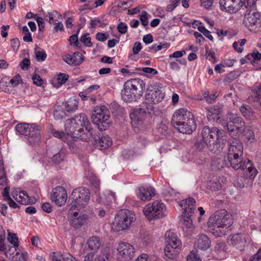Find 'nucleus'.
<instances>
[{"label":"nucleus","mask_w":261,"mask_h":261,"mask_svg":"<svg viewBox=\"0 0 261 261\" xmlns=\"http://www.w3.org/2000/svg\"><path fill=\"white\" fill-rule=\"evenodd\" d=\"M208 121L215 122L226 127L232 138H239L244 131L245 122L242 118L237 115H208Z\"/></svg>","instance_id":"obj_1"},{"label":"nucleus","mask_w":261,"mask_h":261,"mask_svg":"<svg viewBox=\"0 0 261 261\" xmlns=\"http://www.w3.org/2000/svg\"><path fill=\"white\" fill-rule=\"evenodd\" d=\"M145 87V83L140 79L127 80L121 91L122 98L126 102L136 101L142 96Z\"/></svg>","instance_id":"obj_2"},{"label":"nucleus","mask_w":261,"mask_h":261,"mask_svg":"<svg viewBox=\"0 0 261 261\" xmlns=\"http://www.w3.org/2000/svg\"><path fill=\"white\" fill-rule=\"evenodd\" d=\"M172 126L179 133L191 134L196 128V123L193 115H172Z\"/></svg>","instance_id":"obj_3"},{"label":"nucleus","mask_w":261,"mask_h":261,"mask_svg":"<svg viewBox=\"0 0 261 261\" xmlns=\"http://www.w3.org/2000/svg\"><path fill=\"white\" fill-rule=\"evenodd\" d=\"M15 128L19 134L27 137L29 145H33L40 141V129L38 125L34 123H22L16 125Z\"/></svg>","instance_id":"obj_4"},{"label":"nucleus","mask_w":261,"mask_h":261,"mask_svg":"<svg viewBox=\"0 0 261 261\" xmlns=\"http://www.w3.org/2000/svg\"><path fill=\"white\" fill-rule=\"evenodd\" d=\"M135 220V215L128 210H121L115 216L112 229L116 232L124 230L129 227Z\"/></svg>","instance_id":"obj_5"},{"label":"nucleus","mask_w":261,"mask_h":261,"mask_svg":"<svg viewBox=\"0 0 261 261\" xmlns=\"http://www.w3.org/2000/svg\"><path fill=\"white\" fill-rule=\"evenodd\" d=\"M166 247L164 249L165 255L169 258H173L177 255L181 246V242L177 234L173 230L166 232L165 236Z\"/></svg>","instance_id":"obj_6"},{"label":"nucleus","mask_w":261,"mask_h":261,"mask_svg":"<svg viewBox=\"0 0 261 261\" xmlns=\"http://www.w3.org/2000/svg\"><path fill=\"white\" fill-rule=\"evenodd\" d=\"M143 212L149 220L161 218L167 215L166 205L160 200H155L146 204Z\"/></svg>","instance_id":"obj_7"},{"label":"nucleus","mask_w":261,"mask_h":261,"mask_svg":"<svg viewBox=\"0 0 261 261\" xmlns=\"http://www.w3.org/2000/svg\"><path fill=\"white\" fill-rule=\"evenodd\" d=\"M223 132V130H219L216 127L211 128L207 126L203 127L201 133L202 141L209 150L216 152L218 150L219 145L216 142L215 138L217 136L218 139Z\"/></svg>","instance_id":"obj_8"},{"label":"nucleus","mask_w":261,"mask_h":261,"mask_svg":"<svg viewBox=\"0 0 261 261\" xmlns=\"http://www.w3.org/2000/svg\"><path fill=\"white\" fill-rule=\"evenodd\" d=\"M79 122H80V126L85 127V129L83 128H80L76 130V133L73 135V138H75L85 142L90 141L91 138L93 139L94 134L96 132L91 127L88 119L86 115H79Z\"/></svg>","instance_id":"obj_9"},{"label":"nucleus","mask_w":261,"mask_h":261,"mask_svg":"<svg viewBox=\"0 0 261 261\" xmlns=\"http://www.w3.org/2000/svg\"><path fill=\"white\" fill-rule=\"evenodd\" d=\"M71 207L81 209L85 206L90 200V192L86 188L79 187L74 189L71 195Z\"/></svg>","instance_id":"obj_10"},{"label":"nucleus","mask_w":261,"mask_h":261,"mask_svg":"<svg viewBox=\"0 0 261 261\" xmlns=\"http://www.w3.org/2000/svg\"><path fill=\"white\" fill-rule=\"evenodd\" d=\"M260 13L255 10H247L244 17L243 23L250 31L256 33L260 27Z\"/></svg>","instance_id":"obj_11"},{"label":"nucleus","mask_w":261,"mask_h":261,"mask_svg":"<svg viewBox=\"0 0 261 261\" xmlns=\"http://www.w3.org/2000/svg\"><path fill=\"white\" fill-rule=\"evenodd\" d=\"M227 159L231 166L235 170H244L247 169L249 173V176L254 177L257 174V170L252 167V163L250 160L243 161L242 156H236V155L227 156Z\"/></svg>","instance_id":"obj_12"},{"label":"nucleus","mask_w":261,"mask_h":261,"mask_svg":"<svg viewBox=\"0 0 261 261\" xmlns=\"http://www.w3.org/2000/svg\"><path fill=\"white\" fill-rule=\"evenodd\" d=\"M164 97V93L161 90V87L156 84L153 83L148 86L146 91L145 98L150 103H159Z\"/></svg>","instance_id":"obj_13"},{"label":"nucleus","mask_w":261,"mask_h":261,"mask_svg":"<svg viewBox=\"0 0 261 261\" xmlns=\"http://www.w3.org/2000/svg\"><path fill=\"white\" fill-rule=\"evenodd\" d=\"M67 199V192L65 188L58 186L54 188L51 195V199L58 206L64 205Z\"/></svg>","instance_id":"obj_14"},{"label":"nucleus","mask_w":261,"mask_h":261,"mask_svg":"<svg viewBox=\"0 0 261 261\" xmlns=\"http://www.w3.org/2000/svg\"><path fill=\"white\" fill-rule=\"evenodd\" d=\"M117 251L124 261L132 259L135 253L133 246L126 242L120 243L117 246Z\"/></svg>","instance_id":"obj_15"},{"label":"nucleus","mask_w":261,"mask_h":261,"mask_svg":"<svg viewBox=\"0 0 261 261\" xmlns=\"http://www.w3.org/2000/svg\"><path fill=\"white\" fill-rule=\"evenodd\" d=\"M232 138L233 139L228 140L229 148L227 156H242L243 153V145L237 139L238 138Z\"/></svg>","instance_id":"obj_16"},{"label":"nucleus","mask_w":261,"mask_h":261,"mask_svg":"<svg viewBox=\"0 0 261 261\" xmlns=\"http://www.w3.org/2000/svg\"><path fill=\"white\" fill-rule=\"evenodd\" d=\"M195 203L196 201L194 199L191 197L184 199L178 202L180 207H184V215L185 218L190 220V218L196 208Z\"/></svg>","instance_id":"obj_17"},{"label":"nucleus","mask_w":261,"mask_h":261,"mask_svg":"<svg viewBox=\"0 0 261 261\" xmlns=\"http://www.w3.org/2000/svg\"><path fill=\"white\" fill-rule=\"evenodd\" d=\"M137 197L141 200L145 201L151 199L155 195V189L151 187H139L136 191Z\"/></svg>","instance_id":"obj_18"},{"label":"nucleus","mask_w":261,"mask_h":261,"mask_svg":"<svg viewBox=\"0 0 261 261\" xmlns=\"http://www.w3.org/2000/svg\"><path fill=\"white\" fill-rule=\"evenodd\" d=\"M91 120L100 130H106L112 123L110 115H91Z\"/></svg>","instance_id":"obj_19"},{"label":"nucleus","mask_w":261,"mask_h":261,"mask_svg":"<svg viewBox=\"0 0 261 261\" xmlns=\"http://www.w3.org/2000/svg\"><path fill=\"white\" fill-rule=\"evenodd\" d=\"M220 9L230 13L238 12L240 8V0H220Z\"/></svg>","instance_id":"obj_20"},{"label":"nucleus","mask_w":261,"mask_h":261,"mask_svg":"<svg viewBox=\"0 0 261 261\" xmlns=\"http://www.w3.org/2000/svg\"><path fill=\"white\" fill-rule=\"evenodd\" d=\"M79 115L75 116V118L68 119L65 123V131L67 135L71 136L73 137V135L76 133L75 131L77 128L80 126V122H79Z\"/></svg>","instance_id":"obj_21"},{"label":"nucleus","mask_w":261,"mask_h":261,"mask_svg":"<svg viewBox=\"0 0 261 261\" xmlns=\"http://www.w3.org/2000/svg\"><path fill=\"white\" fill-rule=\"evenodd\" d=\"M93 139L96 146L100 149H105L111 146L112 144V141L110 137L108 136H101L98 133V135L94 134Z\"/></svg>","instance_id":"obj_22"},{"label":"nucleus","mask_w":261,"mask_h":261,"mask_svg":"<svg viewBox=\"0 0 261 261\" xmlns=\"http://www.w3.org/2000/svg\"><path fill=\"white\" fill-rule=\"evenodd\" d=\"M63 60L70 65L78 66L83 62L84 57L82 53L76 51L72 56L69 54L66 55Z\"/></svg>","instance_id":"obj_23"},{"label":"nucleus","mask_w":261,"mask_h":261,"mask_svg":"<svg viewBox=\"0 0 261 261\" xmlns=\"http://www.w3.org/2000/svg\"><path fill=\"white\" fill-rule=\"evenodd\" d=\"M208 227L210 231L215 234L214 230L217 228H223L222 222H221V217L219 213L214 216H212L208 219L207 222Z\"/></svg>","instance_id":"obj_24"},{"label":"nucleus","mask_w":261,"mask_h":261,"mask_svg":"<svg viewBox=\"0 0 261 261\" xmlns=\"http://www.w3.org/2000/svg\"><path fill=\"white\" fill-rule=\"evenodd\" d=\"M153 113L152 103L147 102L142 103L138 108L134 109L132 114H151Z\"/></svg>","instance_id":"obj_25"},{"label":"nucleus","mask_w":261,"mask_h":261,"mask_svg":"<svg viewBox=\"0 0 261 261\" xmlns=\"http://www.w3.org/2000/svg\"><path fill=\"white\" fill-rule=\"evenodd\" d=\"M211 245V241L204 234L200 235L195 243V247L201 250H206Z\"/></svg>","instance_id":"obj_26"},{"label":"nucleus","mask_w":261,"mask_h":261,"mask_svg":"<svg viewBox=\"0 0 261 261\" xmlns=\"http://www.w3.org/2000/svg\"><path fill=\"white\" fill-rule=\"evenodd\" d=\"M87 249L92 252L97 251L101 246L100 239L97 237H92L89 239L86 243Z\"/></svg>","instance_id":"obj_27"},{"label":"nucleus","mask_w":261,"mask_h":261,"mask_svg":"<svg viewBox=\"0 0 261 261\" xmlns=\"http://www.w3.org/2000/svg\"><path fill=\"white\" fill-rule=\"evenodd\" d=\"M110 256V249L105 248L101 250L100 252L94 258L91 259L90 256H86L84 261H106Z\"/></svg>","instance_id":"obj_28"},{"label":"nucleus","mask_w":261,"mask_h":261,"mask_svg":"<svg viewBox=\"0 0 261 261\" xmlns=\"http://www.w3.org/2000/svg\"><path fill=\"white\" fill-rule=\"evenodd\" d=\"M220 217H221V222L222 223L223 228L229 227L233 223L232 216L228 214L225 210H221L219 212Z\"/></svg>","instance_id":"obj_29"},{"label":"nucleus","mask_w":261,"mask_h":261,"mask_svg":"<svg viewBox=\"0 0 261 261\" xmlns=\"http://www.w3.org/2000/svg\"><path fill=\"white\" fill-rule=\"evenodd\" d=\"M17 198L16 201L22 204L27 205L35 202V198L30 197L24 191L19 192V196Z\"/></svg>","instance_id":"obj_30"},{"label":"nucleus","mask_w":261,"mask_h":261,"mask_svg":"<svg viewBox=\"0 0 261 261\" xmlns=\"http://www.w3.org/2000/svg\"><path fill=\"white\" fill-rule=\"evenodd\" d=\"M89 218V216L86 214L80 215L78 218H74L71 219V225L74 228H77L82 226Z\"/></svg>","instance_id":"obj_31"},{"label":"nucleus","mask_w":261,"mask_h":261,"mask_svg":"<svg viewBox=\"0 0 261 261\" xmlns=\"http://www.w3.org/2000/svg\"><path fill=\"white\" fill-rule=\"evenodd\" d=\"M245 238L243 234L237 233L233 235L230 239V242L232 245L238 247L242 246L245 242Z\"/></svg>","instance_id":"obj_32"},{"label":"nucleus","mask_w":261,"mask_h":261,"mask_svg":"<svg viewBox=\"0 0 261 261\" xmlns=\"http://www.w3.org/2000/svg\"><path fill=\"white\" fill-rule=\"evenodd\" d=\"M215 252L217 254L219 259H222L226 257L225 244L223 243H217L215 247Z\"/></svg>","instance_id":"obj_33"},{"label":"nucleus","mask_w":261,"mask_h":261,"mask_svg":"<svg viewBox=\"0 0 261 261\" xmlns=\"http://www.w3.org/2000/svg\"><path fill=\"white\" fill-rule=\"evenodd\" d=\"M78 101L74 98H70L65 104V109L67 112L73 113L77 109Z\"/></svg>","instance_id":"obj_34"},{"label":"nucleus","mask_w":261,"mask_h":261,"mask_svg":"<svg viewBox=\"0 0 261 261\" xmlns=\"http://www.w3.org/2000/svg\"><path fill=\"white\" fill-rule=\"evenodd\" d=\"M8 240L9 242L13 245L9 250L11 252L10 254L14 253V252L16 251V247H18V239L16 237V236L14 233H9L8 234Z\"/></svg>","instance_id":"obj_35"},{"label":"nucleus","mask_w":261,"mask_h":261,"mask_svg":"<svg viewBox=\"0 0 261 261\" xmlns=\"http://www.w3.org/2000/svg\"><path fill=\"white\" fill-rule=\"evenodd\" d=\"M115 4L118 8L126 9L131 7L133 5V0H116Z\"/></svg>","instance_id":"obj_36"},{"label":"nucleus","mask_w":261,"mask_h":261,"mask_svg":"<svg viewBox=\"0 0 261 261\" xmlns=\"http://www.w3.org/2000/svg\"><path fill=\"white\" fill-rule=\"evenodd\" d=\"M35 55L38 61H43L46 58L45 51L37 46L35 48Z\"/></svg>","instance_id":"obj_37"},{"label":"nucleus","mask_w":261,"mask_h":261,"mask_svg":"<svg viewBox=\"0 0 261 261\" xmlns=\"http://www.w3.org/2000/svg\"><path fill=\"white\" fill-rule=\"evenodd\" d=\"M48 14L49 17L48 22L50 23H56V21L58 20V19L61 18L62 17V15L56 10L48 12Z\"/></svg>","instance_id":"obj_38"},{"label":"nucleus","mask_w":261,"mask_h":261,"mask_svg":"<svg viewBox=\"0 0 261 261\" xmlns=\"http://www.w3.org/2000/svg\"><path fill=\"white\" fill-rule=\"evenodd\" d=\"M109 107L112 114H122L126 113L124 108L117 103H111Z\"/></svg>","instance_id":"obj_39"},{"label":"nucleus","mask_w":261,"mask_h":261,"mask_svg":"<svg viewBox=\"0 0 261 261\" xmlns=\"http://www.w3.org/2000/svg\"><path fill=\"white\" fill-rule=\"evenodd\" d=\"M257 0H240L241 7L244 6L247 10L252 9L256 4Z\"/></svg>","instance_id":"obj_40"},{"label":"nucleus","mask_w":261,"mask_h":261,"mask_svg":"<svg viewBox=\"0 0 261 261\" xmlns=\"http://www.w3.org/2000/svg\"><path fill=\"white\" fill-rule=\"evenodd\" d=\"M243 133L248 142H252L254 140V134L252 130L249 128L246 129L245 126H244V131H243Z\"/></svg>","instance_id":"obj_41"},{"label":"nucleus","mask_w":261,"mask_h":261,"mask_svg":"<svg viewBox=\"0 0 261 261\" xmlns=\"http://www.w3.org/2000/svg\"><path fill=\"white\" fill-rule=\"evenodd\" d=\"M65 153L64 151H60L53 157V161L56 164H60L64 159Z\"/></svg>","instance_id":"obj_42"},{"label":"nucleus","mask_w":261,"mask_h":261,"mask_svg":"<svg viewBox=\"0 0 261 261\" xmlns=\"http://www.w3.org/2000/svg\"><path fill=\"white\" fill-rule=\"evenodd\" d=\"M95 114H107L109 112L107 107L104 105L96 107L94 110Z\"/></svg>","instance_id":"obj_43"},{"label":"nucleus","mask_w":261,"mask_h":261,"mask_svg":"<svg viewBox=\"0 0 261 261\" xmlns=\"http://www.w3.org/2000/svg\"><path fill=\"white\" fill-rule=\"evenodd\" d=\"M6 184V177L3 167V164L0 161V185H5Z\"/></svg>","instance_id":"obj_44"},{"label":"nucleus","mask_w":261,"mask_h":261,"mask_svg":"<svg viewBox=\"0 0 261 261\" xmlns=\"http://www.w3.org/2000/svg\"><path fill=\"white\" fill-rule=\"evenodd\" d=\"M198 30L202 34L205 36L206 38L209 39L211 41L213 40V37L211 34V32L207 30L203 26H199L198 27Z\"/></svg>","instance_id":"obj_45"},{"label":"nucleus","mask_w":261,"mask_h":261,"mask_svg":"<svg viewBox=\"0 0 261 261\" xmlns=\"http://www.w3.org/2000/svg\"><path fill=\"white\" fill-rule=\"evenodd\" d=\"M89 34L88 33L84 34L81 37V41L84 43V44L88 47H91L92 46V43L91 41V38L90 37H87Z\"/></svg>","instance_id":"obj_46"},{"label":"nucleus","mask_w":261,"mask_h":261,"mask_svg":"<svg viewBox=\"0 0 261 261\" xmlns=\"http://www.w3.org/2000/svg\"><path fill=\"white\" fill-rule=\"evenodd\" d=\"M170 46L169 44L166 42L161 43L159 45L153 44L150 48V49H154L155 52L161 50L163 48H168Z\"/></svg>","instance_id":"obj_47"},{"label":"nucleus","mask_w":261,"mask_h":261,"mask_svg":"<svg viewBox=\"0 0 261 261\" xmlns=\"http://www.w3.org/2000/svg\"><path fill=\"white\" fill-rule=\"evenodd\" d=\"M97 24H99V27L100 28H104L107 24L101 22L98 18H95L91 20L90 28H95Z\"/></svg>","instance_id":"obj_48"},{"label":"nucleus","mask_w":261,"mask_h":261,"mask_svg":"<svg viewBox=\"0 0 261 261\" xmlns=\"http://www.w3.org/2000/svg\"><path fill=\"white\" fill-rule=\"evenodd\" d=\"M61 257L63 261H78L72 255L67 252L62 253Z\"/></svg>","instance_id":"obj_49"},{"label":"nucleus","mask_w":261,"mask_h":261,"mask_svg":"<svg viewBox=\"0 0 261 261\" xmlns=\"http://www.w3.org/2000/svg\"><path fill=\"white\" fill-rule=\"evenodd\" d=\"M69 76L68 74L65 73H60L58 75L57 81L58 83L60 85H62V84L66 83V82L68 80Z\"/></svg>","instance_id":"obj_50"},{"label":"nucleus","mask_w":261,"mask_h":261,"mask_svg":"<svg viewBox=\"0 0 261 261\" xmlns=\"http://www.w3.org/2000/svg\"><path fill=\"white\" fill-rule=\"evenodd\" d=\"M90 181L91 184L95 187V192L98 191L99 190L100 184L99 179L96 176H92L90 178Z\"/></svg>","instance_id":"obj_51"},{"label":"nucleus","mask_w":261,"mask_h":261,"mask_svg":"<svg viewBox=\"0 0 261 261\" xmlns=\"http://www.w3.org/2000/svg\"><path fill=\"white\" fill-rule=\"evenodd\" d=\"M211 114H220L222 112V108L218 105L214 106L208 109Z\"/></svg>","instance_id":"obj_52"},{"label":"nucleus","mask_w":261,"mask_h":261,"mask_svg":"<svg viewBox=\"0 0 261 261\" xmlns=\"http://www.w3.org/2000/svg\"><path fill=\"white\" fill-rule=\"evenodd\" d=\"M140 20L141 23L144 26H147L148 24V20L147 17V13L144 11L142 12L141 15H140Z\"/></svg>","instance_id":"obj_53"},{"label":"nucleus","mask_w":261,"mask_h":261,"mask_svg":"<svg viewBox=\"0 0 261 261\" xmlns=\"http://www.w3.org/2000/svg\"><path fill=\"white\" fill-rule=\"evenodd\" d=\"M11 45L14 50H17L20 46V41L18 38H14L10 40Z\"/></svg>","instance_id":"obj_54"},{"label":"nucleus","mask_w":261,"mask_h":261,"mask_svg":"<svg viewBox=\"0 0 261 261\" xmlns=\"http://www.w3.org/2000/svg\"><path fill=\"white\" fill-rule=\"evenodd\" d=\"M201 5L206 9H210L212 6L214 0H200Z\"/></svg>","instance_id":"obj_55"},{"label":"nucleus","mask_w":261,"mask_h":261,"mask_svg":"<svg viewBox=\"0 0 261 261\" xmlns=\"http://www.w3.org/2000/svg\"><path fill=\"white\" fill-rule=\"evenodd\" d=\"M52 135L55 137L61 139L64 141L65 140V134L63 132L57 131V130H53Z\"/></svg>","instance_id":"obj_56"},{"label":"nucleus","mask_w":261,"mask_h":261,"mask_svg":"<svg viewBox=\"0 0 261 261\" xmlns=\"http://www.w3.org/2000/svg\"><path fill=\"white\" fill-rule=\"evenodd\" d=\"M30 64V61L28 58H24L23 60L20 62V66L21 68L23 70H27L29 68V67Z\"/></svg>","instance_id":"obj_57"},{"label":"nucleus","mask_w":261,"mask_h":261,"mask_svg":"<svg viewBox=\"0 0 261 261\" xmlns=\"http://www.w3.org/2000/svg\"><path fill=\"white\" fill-rule=\"evenodd\" d=\"M142 45L140 42H136L134 43L133 47V52L134 55H137L142 49Z\"/></svg>","instance_id":"obj_58"},{"label":"nucleus","mask_w":261,"mask_h":261,"mask_svg":"<svg viewBox=\"0 0 261 261\" xmlns=\"http://www.w3.org/2000/svg\"><path fill=\"white\" fill-rule=\"evenodd\" d=\"M117 29L121 34H124L127 32V26L125 23L120 22L117 27Z\"/></svg>","instance_id":"obj_59"},{"label":"nucleus","mask_w":261,"mask_h":261,"mask_svg":"<svg viewBox=\"0 0 261 261\" xmlns=\"http://www.w3.org/2000/svg\"><path fill=\"white\" fill-rule=\"evenodd\" d=\"M21 81V77L19 74L16 75L14 77L10 80V83L12 86H17Z\"/></svg>","instance_id":"obj_60"},{"label":"nucleus","mask_w":261,"mask_h":261,"mask_svg":"<svg viewBox=\"0 0 261 261\" xmlns=\"http://www.w3.org/2000/svg\"><path fill=\"white\" fill-rule=\"evenodd\" d=\"M254 96L255 98V100L257 101H259L261 100V85L254 90Z\"/></svg>","instance_id":"obj_61"},{"label":"nucleus","mask_w":261,"mask_h":261,"mask_svg":"<svg viewBox=\"0 0 261 261\" xmlns=\"http://www.w3.org/2000/svg\"><path fill=\"white\" fill-rule=\"evenodd\" d=\"M32 80L34 84L37 86H41L43 84V80L41 79L39 75L35 74L32 77Z\"/></svg>","instance_id":"obj_62"},{"label":"nucleus","mask_w":261,"mask_h":261,"mask_svg":"<svg viewBox=\"0 0 261 261\" xmlns=\"http://www.w3.org/2000/svg\"><path fill=\"white\" fill-rule=\"evenodd\" d=\"M187 261H201L199 257L194 253L191 252L187 256Z\"/></svg>","instance_id":"obj_63"},{"label":"nucleus","mask_w":261,"mask_h":261,"mask_svg":"<svg viewBox=\"0 0 261 261\" xmlns=\"http://www.w3.org/2000/svg\"><path fill=\"white\" fill-rule=\"evenodd\" d=\"M250 261H261V249L250 258Z\"/></svg>","instance_id":"obj_64"}]
</instances>
